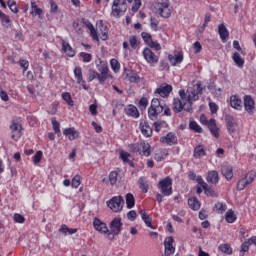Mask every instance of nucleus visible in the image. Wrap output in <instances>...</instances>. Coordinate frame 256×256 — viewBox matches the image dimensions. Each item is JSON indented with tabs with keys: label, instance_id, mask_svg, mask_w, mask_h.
<instances>
[{
	"label": "nucleus",
	"instance_id": "nucleus-34",
	"mask_svg": "<svg viewBox=\"0 0 256 256\" xmlns=\"http://www.w3.org/2000/svg\"><path fill=\"white\" fill-rule=\"evenodd\" d=\"M128 43L131 47V49H138L139 48V45H141V41L139 40V38H137L136 35H132L129 37L128 39Z\"/></svg>",
	"mask_w": 256,
	"mask_h": 256
},
{
	"label": "nucleus",
	"instance_id": "nucleus-31",
	"mask_svg": "<svg viewBox=\"0 0 256 256\" xmlns=\"http://www.w3.org/2000/svg\"><path fill=\"white\" fill-rule=\"evenodd\" d=\"M62 49H63L64 53H66V55H68V57H75V50L73 49V47H71V45L69 43L63 41Z\"/></svg>",
	"mask_w": 256,
	"mask_h": 256
},
{
	"label": "nucleus",
	"instance_id": "nucleus-40",
	"mask_svg": "<svg viewBox=\"0 0 256 256\" xmlns=\"http://www.w3.org/2000/svg\"><path fill=\"white\" fill-rule=\"evenodd\" d=\"M126 206L127 209H133L135 207V196L133 194H126Z\"/></svg>",
	"mask_w": 256,
	"mask_h": 256
},
{
	"label": "nucleus",
	"instance_id": "nucleus-20",
	"mask_svg": "<svg viewBox=\"0 0 256 256\" xmlns=\"http://www.w3.org/2000/svg\"><path fill=\"white\" fill-rule=\"evenodd\" d=\"M226 126L229 133H235V129L237 127V121L231 115L225 116Z\"/></svg>",
	"mask_w": 256,
	"mask_h": 256
},
{
	"label": "nucleus",
	"instance_id": "nucleus-11",
	"mask_svg": "<svg viewBox=\"0 0 256 256\" xmlns=\"http://www.w3.org/2000/svg\"><path fill=\"white\" fill-rule=\"evenodd\" d=\"M142 55L149 65H157L159 63V56L155 55V52L150 48H144Z\"/></svg>",
	"mask_w": 256,
	"mask_h": 256
},
{
	"label": "nucleus",
	"instance_id": "nucleus-19",
	"mask_svg": "<svg viewBox=\"0 0 256 256\" xmlns=\"http://www.w3.org/2000/svg\"><path fill=\"white\" fill-rule=\"evenodd\" d=\"M244 109L247 113H253L255 109V100H253V97L249 95L244 96Z\"/></svg>",
	"mask_w": 256,
	"mask_h": 256
},
{
	"label": "nucleus",
	"instance_id": "nucleus-17",
	"mask_svg": "<svg viewBox=\"0 0 256 256\" xmlns=\"http://www.w3.org/2000/svg\"><path fill=\"white\" fill-rule=\"evenodd\" d=\"M94 229H96L99 233H109V228L107 227V224L99 218H94L93 221Z\"/></svg>",
	"mask_w": 256,
	"mask_h": 256
},
{
	"label": "nucleus",
	"instance_id": "nucleus-36",
	"mask_svg": "<svg viewBox=\"0 0 256 256\" xmlns=\"http://www.w3.org/2000/svg\"><path fill=\"white\" fill-rule=\"evenodd\" d=\"M232 59L234 63L237 65V67L243 68V66L245 65V60L241 58V55L239 54V52H235L232 56Z\"/></svg>",
	"mask_w": 256,
	"mask_h": 256
},
{
	"label": "nucleus",
	"instance_id": "nucleus-23",
	"mask_svg": "<svg viewBox=\"0 0 256 256\" xmlns=\"http://www.w3.org/2000/svg\"><path fill=\"white\" fill-rule=\"evenodd\" d=\"M208 129L216 139H219V128L217 127L215 118H212L210 121H208Z\"/></svg>",
	"mask_w": 256,
	"mask_h": 256
},
{
	"label": "nucleus",
	"instance_id": "nucleus-42",
	"mask_svg": "<svg viewBox=\"0 0 256 256\" xmlns=\"http://www.w3.org/2000/svg\"><path fill=\"white\" fill-rule=\"evenodd\" d=\"M227 223H235L237 221V216L233 210H228L225 215Z\"/></svg>",
	"mask_w": 256,
	"mask_h": 256
},
{
	"label": "nucleus",
	"instance_id": "nucleus-14",
	"mask_svg": "<svg viewBox=\"0 0 256 256\" xmlns=\"http://www.w3.org/2000/svg\"><path fill=\"white\" fill-rule=\"evenodd\" d=\"M221 173L227 181H231V179H233V166L228 163H223L221 165Z\"/></svg>",
	"mask_w": 256,
	"mask_h": 256
},
{
	"label": "nucleus",
	"instance_id": "nucleus-12",
	"mask_svg": "<svg viewBox=\"0 0 256 256\" xmlns=\"http://www.w3.org/2000/svg\"><path fill=\"white\" fill-rule=\"evenodd\" d=\"M173 243H175V239L173 238V236L167 237L164 240V255L165 256H171L173 255V253H175V247L173 246Z\"/></svg>",
	"mask_w": 256,
	"mask_h": 256
},
{
	"label": "nucleus",
	"instance_id": "nucleus-16",
	"mask_svg": "<svg viewBox=\"0 0 256 256\" xmlns=\"http://www.w3.org/2000/svg\"><path fill=\"white\" fill-rule=\"evenodd\" d=\"M171 91H173V86L169 84H162L159 88L155 90V93L157 95H160V97H169Z\"/></svg>",
	"mask_w": 256,
	"mask_h": 256
},
{
	"label": "nucleus",
	"instance_id": "nucleus-8",
	"mask_svg": "<svg viewBox=\"0 0 256 256\" xmlns=\"http://www.w3.org/2000/svg\"><path fill=\"white\" fill-rule=\"evenodd\" d=\"M123 229V222L121 218H114L110 223V231L108 230V239L113 241L116 235H119Z\"/></svg>",
	"mask_w": 256,
	"mask_h": 256
},
{
	"label": "nucleus",
	"instance_id": "nucleus-59",
	"mask_svg": "<svg viewBox=\"0 0 256 256\" xmlns=\"http://www.w3.org/2000/svg\"><path fill=\"white\" fill-rule=\"evenodd\" d=\"M130 149L133 153H137V155H141V143L130 145Z\"/></svg>",
	"mask_w": 256,
	"mask_h": 256
},
{
	"label": "nucleus",
	"instance_id": "nucleus-45",
	"mask_svg": "<svg viewBox=\"0 0 256 256\" xmlns=\"http://www.w3.org/2000/svg\"><path fill=\"white\" fill-rule=\"evenodd\" d=\"M189 127L191 131H194V133H203V128H201V126H199L196 121H191L189 123Z\"/></svg>",
	"mask_w": 256,
	"mask_h": 256
},
{
	"label": "nucleus",
	"instance_id": "nucleus-56",
	"mask_svg": "<svg viewBox=\"0 0 256 256\" xmlns=\"http://www.w3.org/2000/svg\"><path fill=\"white\" fill-rule=\"evenodd\" d=\"M79 55L82 57L84 63H91L93 59V55L89 53L81 52Z\"/></svg>",
	"mask_w": 256,
	"mask_h": 256
},
{
	"label": "nucleus",
	"instance_id": "nucleus-54",
	"mask_svg": "<svg viewBox=\"0 0 256 256\" xmlns=\"http://www.w3.org/2000/svg\"><path fill=\"white\" fill-rule=\"evenodd\" d=\"M120 159L124 163H129V159H131V154H129V152L126 151H120Z\"/></svg>",
	"mask_w": 256,
	"mask_h": 256
},
{
	"label": "nucleus",
	"instance_id": "nucleus-10",
	"mask_svg": "<svg viewBox=\"0 0 256 256\" xmlns=\"http://www.w3.org/2000/svg\"><path fill=\"white\" fill-rule=\"evenodd\" d=\"M141 37L144 43L148 45V47H150L151 49H155V51H161V44H159L157 41H153V36H151L150 33L142 32Z\"/></svg>",
	"mask_w": 256,
	"mask_h": 256
},
{
	"label": "nucleus",
	"instance_id": "nucleus-51",
	"mask_svg": "<svg viewBox=\"0 0 256 256\" xmlns=\"http://www.w3.org/2000/svg\"><path fill=\"white\" fill-rule=\"evenodd\" d=\"M127 79L130 83H139V81H141V78L136 73L127 74Z\"/></svg>",
	"mask_w": 256,
	"mask_h": 256
},
{
	"label": "nucleus",
	"instance_id": "nucleus-52",
	"mask_svg": "<svg viewBox=\"0 0 256 256\" xmlns=\"http://www.w3.org/2000/svg\"><path fill=\"white\" fill-rule=\"evenodd\" d=\"M150 27L152 31H159V20L151 17L150 18Z\"/></svg>",
	"mask_w": 256,
	"mask_h": 256
},
{
	"label": "nucleus",
	"instance_id": "nucleus-55",
	"mask_svg": "<svg viewBox=\"0 0 256 256\" xmlns=\"http://www.w3.org/2000/svg\"><path fill=\"white\" fill-rule=\"evenodd\" d=\"M71 185L74 189H77V187L81 185V176L80 175L74 176V178L72 179Z\"/></svg>",
	"mask_w": 256,
	"mask_h": 256
},
{
	"label": "nucleus",
	"instance_id": "nucleus-25",
	"mask_svg": "<svg viewBox=\"0 0 256 256\" xmlns=\"http://www.w3.org/2000/svg\"><path fill=\"white\" fill-rule=\"evenodd\" d=\"M125 113L129 117H133L134 119H139V110L135 107V105H128L127 108H125Z\"/></svg>",
	"mask_w": 256,
	"mask_h": 256
},
{
	"label": "nucleus",
	"instance_id": "nucleus-32",
	"mask_svg": "<svg viewBox=\"0 0 256 256\" xmlns=\"http://www.w3.org/2000/svg\"><path fill=\"white\" fill-rule=\"evenodd\" d=\"M140 151L141 155H144V157H149V155H151V145L149 143L141 142Z\"/></svg>",
	"mask_w": 256,
	"mask_h": 256
},
{
	"label": "nucleus",
	"instance_id": "nucleus-4",
	"mask_svg": "<svg viewBox=\"0 0 256 256\" xmlns=\"http://www.w3.org/2000/svg\"><path fill=\"white\" fill-rule=\"evenodd\" d=\"M156 13L163 17V19H169L171 17V13H173V8H171V4L169 0H160L155 4Z\"/></svg>",
	"mask_w": 256,
	"mask_h": 256
},
{
	"label": "nucleus",
	"instance_id": "nucleus-22",
	"mask_svg": "<svg viewBox=\"0 0 256 256\" xmlns=\"http://www.w3.org/2000/svg\"><path fill=\"white\" fill-rule=\"evenodd\" d=\"M63 135L68 137L69 141H75L79 137V132L74 127L66 128L63 131Z\"/></svg>",
	"mask_w": 256,
	"mask_h": 256
},
{
	"label": "nucleus",
	"instance_id": "nucleus-1",
	"mask_svg": "<svg viewBox=\"0 0 256 256\" xmlns=\"http://www.w3.org/2000/svg\"><path fill=\"white\" fill-rule=\"evenodd\" d=\"M202 94L203 87L199 81L192 88H188L186 92L184 89H181L179 91L180 98L173 99V111L175 113H181V111L191 113L193 111V101H199V95Z\"/></svg>",
	"mask_w": 256,
	"mask_h": 256
},
{
	"label": "nucleus",
	"instance_id": "nucleus-63",
	"mask_svg": "<svg viewBox=\"0 0 256 256\" xmlns=\"http://www.w3.org/2000/svg\"><path fill=\"white\" fill-rule=\"evenodd\" d=\"M140 7H141V0H134V3L132 5L133 13H137V11H139Z\"/></svg>",
	"mask_w": 256,
	"mask_h": 256
},
{
	"label": "nucleus",
	"instance_id": "nucleus-38",
	"mask_svg": "<svg viewBox=\"0 0 256 256\" xmlns=\"http://www.w3.org/2000/svg\"><path fill=\"white\" fill-rule=\"evenodd\" d=\"M0 19L3 27H6V29H9V27H11V18L9 17V15L2 12L0 15Z\"/></svg>",
	"mask_w": 256,
	"mask_h": 256
},
{
	"label": "nucleus",
	"instance_id": "nucleus-6",
	"mask_svg": "<svg viewBox=\"0 0 256 256\" xmlns=\"http://www.w3.org/2000/svg\"><path fill=\"white\" fill-rule=\"evenodd\" d=\"M106 205L113 213H121L123 211V205H125V199L123 196H114L106 202Z\"/></svg>",
	"mask_w": 256,
	"mask_h": 256
},
{
	"label": "nucleus",
	"instance_id": "nucleus-30",
	"mask_svg": "<svg viewBox=\"0 0 256 256\" xmlns=\"http://www.w3.org/2000/svg\"><path fill=\"white\" fill-rule=\"evenodd\" d=\"M140 215L147 227H149L150 229H155V227H153L151 217L148 215L147 212H145V210H141Z\"/></svg>",
	"mask_w": 256,
	"mask_h": 256
},
{
	"label": "nucleus",
	"instance_id": "nucleus-53",
	"mask_svg": "<svg viewBox=\"0 0 256 256\" xmlns=\"http://www.w3.org/2000/svg\"><path fill=\"white\" fill-rule=\"evenodd\" d=\"M52 126L54 133L59 134L61 133V124H59V121H57L55 118H52Z\"/></svg>",
	"mask_w": 256,
	"mask_h": 256
},
{
	"label": "nucleus",
	"instance_id": "nucleus-15",
	"mask_svg": "<svg viewBox=\"0 0 256 256\" xmlns=\"http://www.w3.org/2000/svg\"><path fill=\"white\" fill-rule=\"evenodd\" d=\"M140 130L144 137H151L153 135V128H151L147 120H140Z\"/></svg>",
	"mask_w": 256,
	"mask_h": 256
},
{
	"label": "nucleus",
	"instance_id": "nucleus-64",
	"mask_svg": "<svg viewBox=\"0 0 256 256\" xmlns=\"http://www.w3.org/2000/svg\"><path fill=\"white\" fill-rule=\"evenodd\" d=\"M127 218L129 221H135L137 219V212H135V210L129 211L127 213Z\"/></svg>",
	"mask_w": 256,
	"mask_h": 256
},
{
	"label": "nucleus",
	"instance_id": "nucleus-44",
	"mask_svg": "<svg viewBox=\"0 0 256 256\" xmlns=\"http://www.w3.org/2000/svg\"><path fill=\"white\" fill-rule=\"evenodd\" d=\"M214 207L216 209V212L220 215H223V213L227 211V204L222 202L216 203Z\"/></svg>",
	"mask_w": 256,
	"mask_h": 256
},
{
	"label": "nucleus",
	"instance_id": "nucleus-3",
	"mask_svg": "<svg viewBox=\"0 0 256 256\" xmlns=\"http://www.w3.org/2000/svg\"><path fill=\"white\" fill-rule=\"evenodd\" d=\"M98 71H95L93 69H90L88 71V81H94V79H98L100 85H105V82L107 81V79H109L111 76V73L109 71V66H107L106 64L101 65L98 68Z\"/></svg>",
	"mask_w": 256,
	"mask_h": 256
},
{
	"label": "nucleus",
	"instance_id": "nucleus-18",
	"mask_svg": "<svg viewBox=\"0 0 256 256\" xmlns=\"http://www.w3.org/2000/svg\"><path fill=\"white\" fill-rule=\"evenodd\" d=\"M74 75L78 85H82L83 89L87 91L89 88L87 87V85H85V80H83V70L81 69V67L78 66L74 69Z\"/></svg>",
	"mask_w": 256,
	"mask_h": 256
},
{
	"label": "nucleus",
	"instance_id": "nucleus-26",
	"mask_svg": "<svg viewBox=\"0 0 256 256\" xmlns=\"http://www.w3.org/2000/svg\"><path fill=\"white\" fill-rule=\"evenodd\" d=\"M168 59L173 67L183 63V54L169 55Z\"/></svg>",
	"mask_w": 256,
	"mask_h": 256
},
{
	"label": "nucleus",
	"instance_id": "nucleus-61",
	"mask_svg": "<svg viewBox=\"0 0 256 256\" xmlns=\"http://www.w3.org/2000/svg\"><path fill=\"white\" fill-rule=\"evenodd\" d=\"M50 2V13H57L59 11V6H57V3H55L54 0H49Z\"/></svg>",
	"mask_w": 256,
	"mask_h": 256
},
{
	"label": "nucleus",
	"instance_id": "nucleus-27",
	"mask_svg": "<svg viewBox=\"0 0 256 256\" xmlns=\"http://www.w3.org/2000/svg\"><path fill=\"white\" fill-rule=\"evenodd\" d=\"M218 33L220 35V38L222 39L223 43L227 41L229 38V30H227V27H225V24H220L218 27Z\"/></svg>",
	"mask_w": 256,
	"mask_h": 256
},
{
	"label": "nucleus",
	"instance_id": "nucleus-60",
	"mask_svg": "<svg viewBox=\"0 0 256 256\" xmlns=\"http://www.w3.org/2000/svg\"><path fill=\"white\" fill-rule=\"evenodd\" d=\"M247 185H249L247 183V180H244V178L240 179L237 183V189L238 191H243V189H245L247 187Z\"/></svg>",
	"mask_w": 256,
	"mask_h": 256
},
{
	"label": "nucleus",
	"instance_id": "nucleus-35",
	"mask_svg": "<svg viewBox=\"0 0 256 256\" xmlns=\"http://www.w3.org/2000/svg\"><path fill=\"white\" fill-rule=\"evenodd\" d=\"M218 250H220L221 253H225V255H233V248H231V245L227 243L220 244L218 246Z\"/></svg>",
	"mask_w": 256,
	"mask_h": 256
},
{
	"label": "nucleus",
	"instance_id": "nucleus-13",
	"mask_svg": "<svg viewBox=\"0 0 256 256\" xmlns=\"http://www.w3.org/2000/svg\"><path fill=\"white\" fill-rule=\"evenodd\" d=\"M160 143H164V145H169L170 147L172 145H177L178 143L177 134L173 132H169L166 136H162L160 138Z\"/></svg>",
	"mask_w": 256,
	"mask_h": 256
},
{
	"label": "nucleus",
	"instance_id": "nucleus-29",
	"mask_svg": "<svg viewBox=\"0 0 256 256\" xmlns=\"http://www.w3.org/2000/svg\"><path fill=\"white\" fill-rule=\"evenodd\" d=\"M188 205L190 209H193V211H199V209H201V203L197 197L189 198Z\"/></svg>",
	"mask_w": 256,
	"mask_h": 256
},
{
	"label": "nucleus",
	"instance_id": "nucleus-2",
	"mask_svg": "<svg viewBox=\"0 0 256 256\" xmlns=\"http://www.w3.org/2000/svg\"><path fill=\"white\" fill-rule=\"evenodd\" d=\"M166 117H171V108L167 106V104L161 103V100L158 98H154L151 101V105L148 108V117L151 121H157L161 113H163Z\"/></svg>",
	"mask_w": 256,
	"mask_h": 256
},
{
	"label": "nucleus",
	"instance_id": "nucleus-46",
	"mask_svg": "<svg viewBox=\"0 0 256 256\" xmlns=\"http://www.w3.org/2000/svg\"><path fill=\"white\" fill-rule=\"evenodd\" d=\"M255 177H256L255 171H250L245 175L244 180H246V183H248V185H251V183L255 181Z\"/></svg>",
	"mask_w": 256,
	"mask_h": 256
},
{
	"label": "nucleus",
	"instance_id": "nucleus-62",
	"mask_svg": "<svg viewBox=\"0 0 256 256\" xmlns=\"http://www.w3.org/2000/svg\"><path fill=\"white\" fill-rule=\"evenodd\" d=\"M166 124L167 123L165 121H156V122H154V127H155L156 133H159V131H161V127H163Z\"/></svg>",
	"mask_w": 256,
	"mask_h": 256
},
{
	"label": "nucleus",
	"instance_id": "nucleus-58",
	"mask_svg": "<svg viewBox=\"0 0 256 256\" xmlns=\"http://www.w3.org/2000/svg\"><path fill=\"white\" fill-rule=\"evenodd\" d=\"M209 22H211V14L206 13L205 18H204V24H203L202 28L200 29V33H203V31H205V27H207V25H209Z\"/></svg>",
	"mask_w": 256,
	"mask_h": 256
},
{
	"label": "nucleus",
	"instance_id": "nucleus-28",
	"mask_svg": "<svg viewBox=\"0 0 256 256\" xmlns=\"http://www.w3.org/2000/svg\"><path fill=\"white\" fill-rule=\"evenodd\" d=\"M30 14L32 15V17H41V15H43V9L39 8L37 6V3H35V1H31V11Z\"/></svg>",
	"mask_w": 256,
	"mask_h": 256
},
{
	"label": "nucleus",
	"instance_id": "nucleus-50",
	"mask_svg": "<svg viewBox=\"0 0 256 256\" xmlns=\"http://www.w3.org/2000/svg\"><path fill=\"white\" fill-rule=\"evenodd\" d=\"M249 245H253V242H249V239L241 245L240 256H244L249 251Z\"/></svg>",
	"mask_w": 256,
	"mask_h": 256
},
{
	"label": "nucleus",
	"instance_id": "nucleus-41",
	"mask_svg": "<svg viewBox=\"0 0 256 256\" xmlns=\"http://www.w3.org/2000/svg\"><path fill=\"white\" fill-rule=\"evenodd\" d=\"M62 99L70 107H73V105H75V102L73 101V98L71 97V93H69V92L62 93Z\"/></svg>",
	"mask_w": 256,
	"mask_h": 256
},
{
	"label": "nucleus",
	"instance_id": "nucleus-39",
	"mask_svg": "<svg viewBox=\"0 0 256 256\" xmlns=\"http://www.w3.org/2000/svg\"><path fill=\"white\" fill-rule=\"evenodd\" d=\"M60 233H64V235H75L77 233V228H69L67 225L63 224L61 228L59 229Z\"/></svg>",
	"mask_w": 256,
	"mask_h": 256
},
{
	"label": "nucleus",
	"instance_id": "nucleus-21",
	"mask_svg": "<svg viewBox=\"0 0 256 256\" xmlns=\"http://www.w3.org/2000/svg\"><path fill=\"white\" fill-rule=\"evenodd\" d=\"M242 105H243V101H241V98H239V96L232 95L230 97V107H232L233 109H236L237 111H241L243 107Z\"/></svg>",
	"mask_w": 256,
	"mask_h": 256
},
{
	"label": "nucleus",
	"instance_id": "nucleus-33",
	"mask_svg": "<svg viewBox=\"0 0 256 256\" xmlns=\"http://www.w3.org/2000/svg\"><path fill=\"white\" fill-rule=\"evenodd\" d=\"M138 183L142 193H147L149 191V180H147V178L140 177Z\"/></svg>",
	"mask_w": 256,
	"mask_h": 256
},
{
	"label": "nucleus",
	"instance_id": "nucleus-5",
	"mask_svg": "<svg viewBox=\"0 0 256 256\" xmlns=\"http://www.w3.org/2000/svg\"><path fill=\"white\" fill-rule=\"evenodd\" d=\"M158 189L164 197L173 195V179H171V177H166L160 180L158 183Z\"/></svg>",
	"mask_w": 256,
	"mask_h": 256
},
{
	"label": "nucleus",
	"instance_id": "nucleus-48",
	"mask_svg": "<svg viewBox=\"0 0 256 256\" xmlns=\"http://www.w3.org/2000/svg\"><path fill=\"white\" fill-rule=\"evenodd\" d=\"M7 5L12 13H19V8L17 7V2H15V0H8Z\"/></svg>",
	"mask_w": 256,
	"mask_h": 256
},
{
	"label": "nucleus",
	"instance_id": "nucleus-43",
	"mask_svg": "<svg viewBox=\"0 0 256 256\" xmlns=\"http://www.w3.org/2000/svg\"><path fill=\"white\" fill-rule=\"evenodd\" d=\"M203 191L207 197H217V192H215L209 184H205Z\"/></svg>",
	"mask_w": 256,
	"mask_h": 256
},
{
	"label": "nucleus",
	"instance_id": "nucleus-57",
	"mask_svg": "<svg viewBox=\"0 0 256 256\" xmlns=\"http://www.w3.org/2000/svg\"><path fill=\"white\" fill-rule=\"evenodd\" d=\"M41 159H43V152L37 151L33 157L34 165H38V163H41Z\"/></svg>",
	"mask_w": 256,
	"mask_h": 256
},
{
	"label": "nucleus",
	"instance_id": "nucleus-24",
	"mask_svg": "<svg viewBox=\"0 0 256 256\" xmlns=\"http://www.w3.org/2000/svg\"><path fill=\"white\" fill-rule=\"evenodd\" d=\"M206 181L208 183H212V185H217L219 183V172H217L215 170L208 172Z\"/></svg>",
	"mask_w": 256,
	"mask_h": 256
},
{
	"label": "nucleus",
	"instance_id": "nucleus-9",
	"mask_svg": "<svg viewBox=\"0 0 256 256\" xmlns=\"http://www.w3.org/2000/svg\"><path fill=\"white\" fill-rule=\"evenodd\" d=\"M127 11V0H114L112 4L113 17H121Z\"/></svg>",
	"mask_w": 256,
	"mask_h": 256
},
{
	"label": "nucleus",
	"instance_id": "nucleus-7",
	"mask_svg": "<svg viewBox=\"0 0 256 256\" xmlns=\"http://www.w3.org/2000/svg\"><path fill=\"white\" fill-rule=\"evenodd\" d=\"M22 129L23 127L21 126L20 118L12 119V122L10 125V131L12 133L11 139H13V141H19L21 137H23V132H21Z\"/></svg>",
	"mask_w": 256,
	"mask_h": 256
},
{
	"label": "nucleus",
	"instance_id": "nucleus-47",
	"mask_svg": "<svg viewBox=\"0 0 256 256\" xmlns=\"http://www.w3.org/2000/svg\"><path fill=\"white\" fill-rule=\"evenodd\" d=\"M118 177H119V173H117V171L110 172L109 174L110 185H117Z\"/></svg>",
	"mask_w": 256,
	"mask_h": 256
},
{
	"label": "nucleus",
	"instance_id": "nucleus-49",
	"mask_svg": "<svg viewBox=\"0 0 256 256\" xmlns=\"http://www.w3.org/2000/svg\"><path fill=\"white\" fill-rule=\"evenodd\" d=\"M110 65H111V69L115 73H119V70L121 69V65L119 64V61H117V59H111L110 60Z\"/></svg>",
	"mask_w": 256,
	"mask_h": 256
},
{
	"label": "nucleus",
	"instance_id": "nucleus-37",
	"mask_svg": "<svg viewBox=\"0 0 256 256\" xmlns=\"http://www.w3.org/2000/svg\"><path fill=\"white\" fill-rule=\"evenodd\" d=\"M193 155L195 159H201V157H205V148H203V145L196 146Z\"/></svg>",
	"mask_w": 256,
	"mask_h": 256
}]
</instances>
